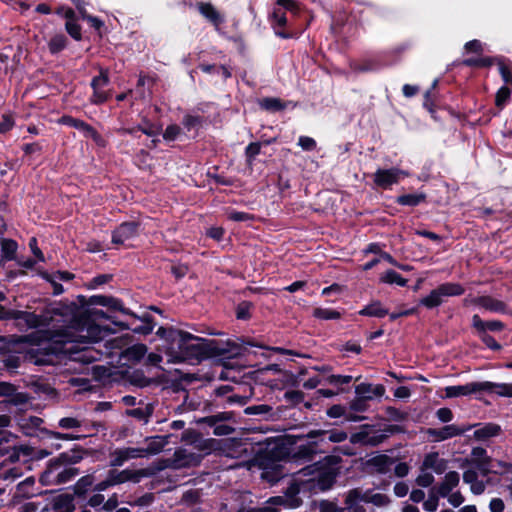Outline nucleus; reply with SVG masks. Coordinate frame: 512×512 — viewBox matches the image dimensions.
Wrapping results in <instances>:
<instances>
[{"mask_svg": "<svg viewBox=\"0 0 512 512\" xmlns=\"http://www.w3.org/2000/svg\"><path fill=\"white\" fill-rule=\"evenodd\" d=\"M140 447H125L114 450L111 453L110 465L112 467L122 466L130 459L144 458Z\"/></svg>", "mask_w": 512, "mask_h": 512, "instance_id": "nucleus-16", "label": "nucleus"}, {"mask_svg": "<svg viewBox=\"0 0 512 512\" xmlns=\"http://www.w3.org/2000/svg\"><path fill=\"white\" fill-rule=\"evenodd\" d=\"M469 462L475 465L484 476L492 472L490 467L492 459L487 455L486 450L482 447H475L472 449L471 459Z\"/></svg>", "mask_w": 512, "mask_h": 512, "instance_id": "nucleus-17", "label": "nucleus"}, {"mask_svg": "<svg viewBox=\"0 0 512 512\" xmlns=\"http://www.w3.org/2000/svg\"><path fill=\"white\" fill-rule=\"evenodd\" d=\"M410 467L405 462H399L394 466V474L399 477L403 478L409 474Z\"/></svg>", "mask_w": 512, "mask_h": 512, "instance_id": "nucleus-64", "label": "nucleus"}, {"mask_svg": "<svg viewBox=\"0 0 512 512\" xmlns=\"http://www.w3.org/2000/svg\"><path fill=\"white\" fill-rule=\"evenodd\" d=\"M60 123L75 127L76 129L83 131L86 136L91 137L100 147H105L107 145L106 140L92 126L82 120L75 119L70 116H63L60 119Z\"/></svg>", "mask_w": 512, "mask_h": 512, "instance_id": "nucleus-12", "label": "nucleus"}, {"mask_svg": "<svg viewBox=\"0 0 512 512\" xmlns=\"http://www.w3.org/2000/svg\"><path fill=\"white\" fill-rule=\"evenodd\" d=\"M140 224L135 221L123 222L112 232V243L124 245L138 234Z\"/></svg>", "mask_w": 512, "mask_h": 512, "instance_id": "nucleus-13", "label": "nucleus"}, {"mask_svg": "<svg viewBox=\"0 0 512 512\" xmlns=\"http://www.w3.org/2000/svg\"><path fill=\"white\" fill-rule=\"evenodd\" d=\"M496 57L469 58L463 61L468 67H490L495 64Z\"/></svg>", "mask_w": 512, "mask_h": 512, "instance_id": "nucleus-44", "label": "nucleus"}, {"mask_svg": "<svg viewBox=\"0 0 512 512\" xmlns=\"http://www.w3.org/2000/svg\"><path fill=\"white\" fill-rule=\"evenodd\" d=\"M495 64L498 65L504 82L507 84H512V71L510 70L509 66L505 64L504 60L502 58L496 57Z\"/></svg>", "mask_w": 512, "mask_h": 512, "instance_id": "nucleus-51", "label": "nucleus"}, {"mask_svg": "<svg viewBox=\"0 0 512 512\" xmlns=\"http://www.w3.org/2000/svg\"><path fill=\"white\" fill-rule=\"evenodd\" d=\"M406 175L407 174L404 171L397 168L379 169L374 174V182L379 187L387 189Z\"/></svg>", "mask_w": 512, "mask_h": 512, "instance_id": "nucleus-14", "label": "nucleus"}, {"mask_svg": "<svg viewBox=\"0 0 512 512\" xmlns=\"http://www.w3.org/2000/svg\"><path fill=\"white\" fill-rule=\"evenodd\" d=\"M109 84V74L107 69L100 68V74L97 77H94L91 82V87L93 89V95L91 97V102L93 104H102L107 101L110 97V93L105 90L107 85Z\"/></svg>", "mask_w": 512, "mask_h": 512, "instance_id": "nucleus-9", "label": "nucleus"}, {"mask_svg": "<svg viewBox=\"0 0 512 512\" xmlns=\"http://www.w3.org/2000/svg\"><path fill=\"white\" fill-rule=\"evenodd\" d=\"M421 466L436 474H442L447 469V460L440 458L437 452H431L425 455Z\"/></svg>", "mask_w": 512, "mask_h": 512, "instance_id": "nucleus-22", "label": "nucleus"}, {"mask_svg": "<svg viewBox=\"0 0 512 512\" xmlns=\"http://www.w3.org/2000/svg\"><path fill=\"white\" fill-rule=\"evenodd\" d=\"M147 347L144 344H136L123 352V357L131 362L140 361L146 354Z\"/></svg>", "mask_w": 512, "mask_h": 512, "instance_id": "nucleus-36", "label": "nucleus"}, {"mask_svg": "<svg viewBox=\"0 0 512 512\" xmlns=\"http://www.w3.org/2000/svg\"><path fill=\"white\" fill-rule=\"evenodd\" d=\"M258 465L263 470L261 478L270 482L275 483L284 476L283 467L278 463H272L270 466L266 464L264 459H258Z\"/></svg>", "mask_w": 512, "mask_h": 512, "instance_id": "nucleus-19", "label": "nucleus"}, {"mask_svg": "<svg viewBox=\"0 0 512 512\" xmlns=\"http://www.w3.org/2000/svg\"><path fill=\"white\" fill-rule=\"evenodd\" d=\"M468 429H470V427L460 428L455 424H450L440 429H428V434L433 437L435 441H444L446 439L461 435Z\"/></svg>", "mask_w": 512, "mask_h": 512, "instance_id": "nucleus-18", "label": "nucleus"}, {"mask_svg": "<svg viewBox=\"0 0 512 512\" xmlns=\"http://www.w3.org/2000/svg\"><path fill=\"white\" fill-rule=\"evenodd\" d=\"M156 334L166 341L164 352L169 363H182L224 353V350L214 348L212 341L182 330L160 327Z\"/></svg>", "mask_w": 512, "mask_h": 512, "instance_id": "nucleus-2", "label": "nucleus"}, {"mask_svg": "<svg viewBox=\"0 0 512 512\" xmlns=\"http://www.w3.org/2000/svg\"><path fill=\"white\" fill-rule=\"evenodd\" d=\"M415 482L420 487H429L434 482V476L428 472L427 469L420 466V474L417 476Z\"/></svg>", "mask_w": 512, "mask_h": 512, "instance_id": "nucleus-49", "label": "nucleus"}, {"mask_svg": "<svg viewBox=\"0 0 512 512\" xmlns=\"http://www.w3.org/2000/svg\"><path fill=\"white\" fill-rule=\"evenodd\" d=\"M355 393L361 399L370 400L374 396L381 397L385 393V388L381 384L373 386L372 384L361 383L355 387Z\"/></svg>", "mask_w": 512, "mask_h": 512, "instance_id": "nucleus-25", "label": "nucleus"}, {"mask_svg": "<svg viewBox=\"0 0 512 512\" xmlns=\"http://www.w3.org/2000/svg\"><path fill=\"white\" fill-rule=\"evenodd\" d=\"M362 502L371 503L377 507H385L391 503V499L384 493L374 492L373 490L362 491Z\"/></svg>", "mask_w": 512, "mask_h": 512, "instance_id": "nucleus-30", "label": "nucleus"}, {"mask_svg": "<svg viewBox=\"0 0 512 512\" xmlns=\"http://www.w3.org/2000/svg\"><path fill=\"white\" fill-rule=\"evenodd\" d=\"M90 304L105 306V307L111 308L113 310L121 311L124 313L126 312V310L123 308L121 301L114 297L103 296V295L92 296L90 298Z\"/></svg>", "mask_w": 512, "mask_h": 512, "instance_id": "nucleus-33", "label": "nucleus"}, {"mask_svg": "<svg viewBox=\"0 0 512 512\" xmlns=\"http://www.w3.org/2000/svg\"><path fill=\"white\" fill-rule=\"evenodd\" d=\"M98 340H81L75 330L64 325L62 329L38 331L18 337L17 342L28 343L25 358L35 365L53 363L52 357L67 354L73 361L90 364L100 358V353L90 346L79 347Z\"/></svg>", "mask_w": 512, "mask_h": 512, "instance_id": "nucleus-1", "label": "nucleus"}, {"mask_svg": "<svg viewBox=\"0 0 512 512\" xmlns=\"http://www.w3.org/2000/svg\"><path fill=\"white\" fill-rule=\"evenodd\" d=\"M298 145L306 151L314 150L316 147V141L308 136H301L298 141Z\"/></svg>", "mask_w": 512, "mask_h": 512, "instance_id": "nucleus-60", "label": "nucleus"}, {"mask_svg": "<svg viewBox=\"0 0 512 512\" xmlns=\"http://www.w3.org/2000/svg\"><path fill=\"white\" fill-rule=\"evenodd\" d=\"M426 198V195L423 193L419 194H407L402 195L397 198V202L401 205H408V206H416L419 203L423 202Z\"/></svg>", "mask_w": 512, "mask_h": 512, "instance_id": "nucleus-43", "label": "nucleus"}, {"mask_svg": "<svg viewBox=\"0 0 512 512\" xmlns=\"http://www.w3.org/2000/svg\"><path fill=\"white\" fill-rule=\"evenodd\" d=\"M58 427L63 430H79L83 427V421L78 417L66 416L59 419Z\"/></svg>", "mask_w": 512, "mask_h": 512, "instance_id": "nucleus-38", "label": "nucleus"}, {"mask_svg": "<svg viewBox=\"0 0 512 512\" xmlns=\"http://www.w3.org/2000/svg\"><path fill=\"white\" fill-rule=\"evenodd\" d=\"M17 251V243L12 239H3L1 241L2 258L5 260H12L15 258Z\"/></svg>", "mask_w": 512, "mask_h": 512, "instance_id": "nucleus-40", "label": "nucleus"}, {"mask_svg": "<svg viewBox=\"0 0 512 512\" xmlns=\"http://www.w3.org/2000/svg\"><path fill=\"white\" fill-rule=\"evenodd\" d=\"M272 411V407L266 404L253 405L245 408L244 412L247 415H266Z\"/></svg>", "mask_w": 512, "mask_h": 512, "instance_id": "nucleus-52", "label": "nucleus"}, {"mask_svg": "<svg viewBox=\"0 0 512 512\" xmlns=\"http://www.w3.org/2000/svg\"><path fill=\"white\" fill-rule=\"evenodd\" d=\"M316 445L317 442L298 446L296 451L292 454L291 458L288 459L285 463L290 464L292 460H311L313 455L316 453Z\"/></svg>", "mask_w": 512, "mask_h": 512, "instance_id": "nucleus-32", "label": "nucleus"}, {"mask_svg": "<svg viewBox=\"0 0 512 512\" xmlns=\"http://www.w3.org/2000/svg\"><path fill=\"white\" fill-rule=\"evenodd\" d=\"M299 489L291 485L284 496H275L268 499L263 506L253 508L250 512H280V507L296 508L301 505V499L297 496Z\"/></svg>", "mask_w": 512, "mask_h": 512, "instance_id": "nucleus-6", "label": "nucleus"}, {"mask_svg": "<svg viewBox=\"0 0 512 512\" xmlns=\"http://www.w3.org/2000/svg\"><path fill=\"white\" fill-rule=\"evenodd\" d=\"M201 493L199 490H188L182 496V502L187 505H193L200 501Z\"/></svg>", "mask_w": 512, "mask_h": 512, "instance_id": "nucleus-55", "label": "nucleus"}, {"mask_svg": "<svg viewBox=\"0 0 512 512\" xmlns=\"http://www.w3.org/2000/svg\"><path fill=\"white\" fill-rule=\"evenodd\" d=\"M492 385L491 388L484 389V391L494 392L499 396L512 397V384H496L489 382Z\"/></svg>", "mask_w": 512, "mask_h": 512, "instance_id": "nucleus-47", "label": "nucleus"}, {"mask_svg": "<svg viewBox=\"0 0 512 512\" xmlns=\"http://www.w3.org/2000/svg\"><path fill=\"white\" fill-rule=\"evenodd\" d=\"M66 45V38L64 35H55L49 42V50L51 53L61 51Z\"/></svg>", "mask_w": 512, "mask_h": 512, "instance_id": "nucleus-53", "label": "nucleus"}, {"mask_svg": "<svg viewBox=\"0 0 512 512\" xmlns=\"http://www.w3.org/2000/svg\"><path fill=\"white\" fill-rule=\"evenodd\" d=\"M43 277L51 283V285L53 286V293L55 295H59L61 293H63L64 289H63V286L58 283V279L57 277H55L53 274H47V273H44L43 274Z\"/></svg>", "mask_w": 512, "mask_h": 512, "instance_id": "nucleus-57", "label": "nucleus"}, {"mask_svg": "<svg viewBox=\"0 0 512 512\" xmlns=\"http://www.w3.org/2000/svg\"><path fill=\"white\" fill-rule=\"evenodd\" d=\"M168 444V436H154L145 439V446L140 447L143 457L159 454Z\"/></svg>", "mask_w": 512, "mask_h": 512, "instance_id": "nucleus-21", "label": "nucleus"}, {"mask_svg": "<svg viewBox=\"0 0 512 512\" xmlns=\"http://www.w3.org/2000/svg\"><path fill=\"white\" fill-rule=\"evenodd\" d=\"M199 12L208 20H210L213 24H220L223 19L220 13L215 9V7L210 3L199 2L197 4Z\"/></svg>", "mask_w": 512, "mask_h": 512, "instance_id": "nucleus-34", "label": "nucleus"}, {"mask_svg": "<svg viewBox=\"0 0 512 512\" xmlns=\"http://www.w3.org/2000/svg\"><path fill=\"white\" fill-rule=\"evenodd\" d=\"M99 319H108L103 310L80 311L75 304L73 319L68 321L66 325L75 330L81 340H101L109 330L96 324L95 321Z\"/></svg>", "mask_w": 512, "mask_h": 512, "instance_id": "nucleus-4", "label": "nucleus"}, {"mask_svg": "<svg viewBox=\"0 0 512 512\" xmlns=\"http://www.w3.org/2000/svg\"><path fill=\"white\" fill-rule=\"evenodd\" d=\"M313 316L320 320H338L341 318V313L330 308L316 307L313 310Z\"/></svg>", "mask_w": 512, "mask_h": 512, "instance_id": "nucleus-39", "label": "nucleus"}, {"mask_svg": "<svg viewBox=\"0 0 512 512\" xmlns=\"http://www.w3.org/2000/svg\"><path fill=\"white\" fill-rule=\"evenodd\" d=\"M463 481L470 485V490L475 495H480L485 491V483L478 479V474L475 470H466L463 473Z\"/></svg>", "mask_w": 512, "mask_h": 512, "instance_id": "nucleus-29", "label": "nucleus"}, {"mask_svg": "<svg viewBox=\"0 0 512 512\" xmlns=\"http://www.w3.org/2000/svg\"><path fill=\"white\" fill-rule=\"evenodd\" d=\"M43 419L37 416L21 418L18 422L21 431L29 437H49L56 440L74 441L79 440L85 435H74L72 433H60L48 430L42 427Z\"/></svg>", "mask_w": 512, "mask_h": 512, "instance_id": "nucleus-5", "label": "nucleus"}, {"mask_svg": "<svg viewBox=\"0 0 512 512\" xmlns=\"http://www.w3.org/2000/svg\"><path fill=\"white\" fill-rule=\"evenodd\" d=\"M460 475L456 471H450L445 474L442 481L439 483L437 487L434 488L436 493L440 497H446L459 485Z\"/></svg>", "mask_w": 512, "mask_h": 512, "instance_id": "nucleus-20", "label": "nucleus"}, {"mask_svg": "<svg viewBox=\"0 0 512 512\" xmlns=\"http://www.w3.org/2000/svg\"><path fill=\"white\" fill-rule=\"evenodd\" d=\"M75 303H54L50 305L41 315L20 310H9L3 318L19 321V326L37 328L40 326H51V330L62 329L68 321L73 319Z\"/></svg>", "mask_w": 512, "mask_h": 512, "instance_id": "nucleus-3", "label": "nucleus"}, {"mask_svg": "<svg viewBox=\"0 0 512 512\" xmlns=\"http://www.w3.org/2000/svg\"><path fill=\"white\" fill-rule=\"evenodd\" d=\"M202 456L187 449H178L174 452L172 458V467L179 469L192 467L200 464Z\"/></svg>", "mask_w": 512, "mask_h": 512, "instance_id": "nucleus-15", "label": "nucleus"}, {"mask_svg": "<svg viewBox=\"0 0 512 512\" xmlns=\"http://www.w3.org/2000/svg\"><path fill=\"white\" fill-rule=\"evenodd\" d=\"M472 302L473 304L478 305L489 311L502 313L506 311L505 303L491 296H480L473 299Z\"/></svg>", "mask_w": 512, "mask_h": 512, "instance_id": "nucleus-26", "label": "nucleus"}, {"mask_svg": "<svg viewBox=\"0 0 512 512\" xmlns=\"http://www.w3.org/2000/svg\"><path fill=\"white\" fill-rule=\"evenodd\" d=\"M336 477L337 471L335 469H325L318 473L316 478V485L322 491L328 490L333 486Z\"/></svg>", "mask_w": 512, "mask_h": 512, "instance_id": "nucleus-31", "label": "nucleus"}, {"mask_svg": "<svg viewBox=\"0 0 512 512\" xmlns=\"http://www.w3.org/2000/svg\"><path fill=\"white\" fill-rule=\"evenodd\" d=\"M155 472H156V470L153 468H144V469H139V470L125 469L124 470L125 481L138 483L142 478L150 477V476L154 475Z\"/></svg>", "mask_w": 512, "mask_h": 512, "instance_id": "nucleus-35", "label": "nucleus"}, {"mask_svg": "<svg viewBox=\"0 0 512 512\" xmlns=\"http://www.w3.org/2000/svg\"><path fill=\"white\" fill-rule=\"evenodd\" d=\"M511 91L507 87H501L496 93L495 103L498 107H502L504 103L509 99Z\"/></svg>", "mask_w": 512, "mask_h": 512, "instance_id": "nucleus-56", "label": "nucleus"}, {"mask_svg": "<svg viewBox=\"0 0 512 512\" xmlns=\"http://www.w3.org/2000/svg\"><path fill=\"white\" fill-rule=\"evenodd\" d=\"M446 497L448 498L449 504L453 507H459L464 502V496L460 491L451 492Z\"/></svg>", "mask_w": 512, "mask_h": 512, "instance_id": "nucleus-62", "label": "nucleus"}, {"mask_svg": "<svg viewBox=\"0 0 512 512\" xmlns=\"http://www.w3.org/2000/svg\"><path fill=\"white\" fill-rule=\"evenodd\" d=\"M492 385L489 381L485 382H472L465 385L448 386L445 388V396L447 398L466 396L473 393L484 391V389L491 388Z\"/></svg>", "mask_w": 512, "mask_h": 512, "instance_id": "nucleus-10", "label": "nucleus"}, {"mask_svg": "<svg viewBox=\"0 0 512 512\" xmlns=\"http://www.w3.org/2000/svg\"><path fill=\"white\" fill-rule=\"evenodd\" d=\"M199 437L200 433L192 429H187L182 434V440L193 445L197 443Z\"/></svg>", "mask_w": 512, "mask_h": 512, "instance_id": "nucleus-59", "label": "nucleus"}, {"mask_svg": "<svg viewBox=\"0 0 512 512\" xmlns=\"http://www.w3.org/2000/svg\"><path fill=\"white\" fill-rule=\"evenodd\" d=\"M465 289L458 283H443L433 289L429 295L420 300V304L428 309L440 306L444 302L445 297L459 296L464 293Z\"/></svg>", "mask_w": 512, "mask_h": 512, "instance_id": "nucleus-7", "label": "nucleus"}, {"mask_svg": "<svg viewBox=\"0 0 512 512\" xmlns=\"http://www.w3.org/2000/svg\"><path fill=\"white\" fill-rule=\"evenodd\" d=\"M360 502H362V490L360 488L351 489L346 493L344 503L348 512H366Z\"/></svg>", "mask_w": 512, "mask_h": 512, "instance_id": "nucleus-24", "label": "nucleus"}, {"mask_svg": "<svg viewBox=\"0 0 512 512\" xmlns=\"http://www.w3.org/2000/svg\"><path fill=\"white\" fill-rule=\"evenodd\" d=\"M260 105L268 111H279L286 107L278 98H264L261 100Z\"/></svg>", "mask_w": 512, "mask_h": 512, "instance_id": "nucleus-48", "label": "nucleus"}, {"mask_svg": "<svg viewBox=\"0 0 512 512\" xmlns=\"http://www.w3.org/2000/svg\"><path fill=\"white\" fill-rule=\"evenodd\" d=\"M8 403L17 406V407H24L29 404L30 397L28 394L23 392H17L16 390L10 397V399L7 400Z\"/></svg>", "mask_w": 512, "mask_h": 512, "instance_id": "nucleus-50", "label": "nucleus"}, {"mask_svg": "<svg viewBox=\"0 0 512 512\" xmlns=\"http://www.w3.org/2000/svg\"><path fill=\"white\" fill-rule=\"evenodd\" d=\"M308 438L320 437V442H324L326 439L333 443H340L347 439L348 435L346 432L341 430H314L307 434Z\"/></svg>", "mask_w": 512, "mask_h": 512, "instance_id": "nucleus-23", "label": "nucleus"}, {"mask_svg": "<svg viewBox=\"0 0 512 512\" xmlns=\"http://www.w3.org/2000/svg\"><path fill=\"white\" fill-rule=\"evenodd\" d=\"M360 315L370 316V317H384L388 315V310L383 308L380 302H373L362 310L359 311Z\"/></svg>", "mask_w": 512, "mask_h": 512, "instance_id": "nucleus-37", "label": "nucleus"}, {"mask_svg": "<svg viewBox=\"0 0 512 512\" xmlns=\"http://www.w3.org/2000/svg\"><path fill=\"white\" fill-rule=\"evenodd\" d=\"M30 456L32 454V448L28 445L14 446L10 450L9 460L16 462L19 460L20 455Z\"/></svg>", "mask_w": 512, "mask_h": 512, "instance_id": "nucleus-46", "label": "nucleus"}, {"mask_svg": "<svg viewBox=\"0 0 512 512\" xmlns=\"http://www.w3.org/2000/svg\"><path fill=\"white\" fill-rule=\"evenodd\" d=\"M464 50L466 53L482 54L484 45L481 41L474 39L464 45Z\"/></svg>", "mask_w": 512, "mask_h": 512, "instance_id": "nucleus-54", "label": "nucleus"}, {"mask_svg": "<svg viewBox=\"0 0 512 512\" xmlns=\"http://www.w3.org/2000/svg\"><path fill=\"white\" fill-rule=\"evenodd\" d=\"M61 466L58 461L50 462L41 475L40 481L45 485L64 484L79 474V470L75 467H65L60 470Z\"/></svg>", "mask_w": 512, "mask_h": 512, "instance_id": "nucleus-8", "label": "nucleus"}, {"mask_svg": "<svg viewBox=\"0 0 512 512\" xmlns=\"http://www.w3.org/2000/svg\"><path fill=\"white\" fill-rule=\"evenodd\" d=\"M234 431L235 429L232 426L226 424H216L213 433L216 436H226L232 434Z\"/></svg>", "mask_w": 512, "mask_h": 512, "instance_id": "nucleus-63", "label": "nucleus"}, {"mask_svg": "<svg viewBox=\"0 0 512 512\" xmlns=\"http://www.w3.org/2000/svg\"><path fill=\"white\" fill-rule=\"evenodd\" d=\"M108 475H109V478H110L113 486L126 482L124 470H122V471L111 470L108 472Z\"/></svg>", "mask_w": 512, "mask_h": 512, "instance_id": "nucleus-61", "label": "nucleus"}, {"mask_svg": "<svg viewBox=\"0 0 512 512\" xmlns=\"http://www.w3.org/2000/svg\"><path fill=\"white\" fill-rule=\"evenodd\" d=\"M380 281L387 284H397L399 286H405L407 284V280L394 270H388L382 274Z\"/></svg>", "mask_w": 512, "mask_h": 512, "instance_id": "nucleus-42", "label": "nucleus"}, {"mask_svg": "<svg viewBox=\"0 0 512 512\" xmlns=\"http://www.w3.org/2000/svg\"><path fill=\"white\" fill-rule=\"evenodd\" d=\"M395 460L386 454H377L364 462V468L369 473L386 474L390 471Z\"/></svg>", "mask_w": 512, "mask_h": 512, "instance_id": "nucleus-11", "label": "nucleus"}, {"mask_svg": "<svg viewBox=\"0 0 512 512\" xmlns=\"http://www.w3.org/2000/svg\"><path fill=\"white\" fill-rule=\"evenodd\" d=\"M51 509L53 512H73L75 506L73 498L68 494H61L53 498L51 502Z\"/></svg>", "mask_w": 512, "mask_h": 512, "instance_id": "nucleus-28", "label": "nucleus"}, {"mask_svg": "<svg viewBox=\"0 0 512 512\" xmlns=\"http://www.w3.org/2000/svg\"><path fill=\"white\" fill-rule=\"evenodd\" d=\"M501 432V427L495 423H487L478 426L473 433V437L477 441H486L489 438L498 436Z\"/></svg>", "mask_w": 512, "mask_h": 512, "instance_id": "nucleus-27", "label": "nucleus"}, {"mask_svg": "<svg viewBox=\"0 0 512 512\" xmlns=\"http://www.w3.org/2000/svg\"><path fill=\"white\" fill-rule=\"evenodd\" d=\"M219 442L216 439H202L199 437V440L194 445L196 449L200 451H204L206 454H209L211 451H215L217 449V445Z\"/></svg>", "mask_w": 512, "mask_h": 512, "instance_id": "nucleus-45", "label": "nucleus"}, {"mask_svg": "<svg viewBox=\"0 0 512 512\" xmlns=\"http://www.w3.org/2000/svg\"><path fill=\"white\" fill-rule=\"evenodd\" d=\"M95 478L93 475H86L81 477L74 486V492L77 495H84L94 484Z\"/></svg>", "mask_w": 512, "mask_h": 512, "instance_id": "nucleus-41", "label": "nucleus"}, {"mask_svg": "<svg viewBox=\"0 0 512 512\" xmlns=\"http://www.w3.org/2000/svg\"><path fill=\"white\" fill-rule=\"evenodd\" d=\"M66 30L75 40L81 39V28L76 22L67 21Z\"/></svg>", "mask_w": 512, "mask_h": 512, "instance_id": "nucleus-58", "label": "nucleus"}]
</instances>
